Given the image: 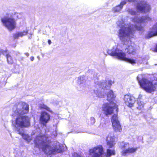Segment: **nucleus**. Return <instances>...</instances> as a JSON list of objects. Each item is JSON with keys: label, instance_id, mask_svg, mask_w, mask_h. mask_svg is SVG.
Instances as JSON below:
<instances>
[{"label": "nucleus", "instance_id": "obj_16", "mask_svg": "<svg viewBox=\"0 0 157 157\" xmlns=\"http://www.w3.org/2000/svg\"><path fill=\"white\" fill-rule=\"evenodd\" d=\"M115 96L114 94L113 91L110 90L107 94V100L110 103H113V101L115 99Z\"/></svg>", "mask_w": 157, "mask_h": 157}, {"label": "nucleus", "instance_id": "obj_10", "mask_svg": "<svg viewBox=\"0 0 157 157\" xmlns=\"http://www.w3.org/2000/svg\"><path fill=\"white\" fill-rule=\"evenodd\" d=\"M129 146L128 143H125L121 145L120 148L122 150L121 152V155L123 156L126 155L127 154L133 153L135 152L137 150L138 147H128Z\"/></svg>", "mask_w": 157, "mask_h": 157}, {"label": "nucleus", "instance_id": "obj_21", "mask_svg": "<svg viewBox=\"0 0 157 157\" xmlns=\"http://www.w3.org/2000/svg\"><path fill=\"white\" fill-rule=\"evenodd\" d=\"M39 108L40 109H43L46 110L49 112H51L50 109L44 104H41L39 106Z\"/></svg>", "mask_w": 157, "mask_h": 157}, {"label": "nucleus", "instance_id": "obj_23", "mask_svg": "<svg viewBox=\"0 0 157 157\" xmlns=\"http://www.w3.org/2000/svg\"><path fill=\"white\" fill-rule=\"evenodd\" d=\"M28 32L27 30L24 31L23 32H18L19 36V37H22L23 36L27 35Z\"/></svg>", "mask_w": 157, "mask_h": 157}, {"label": "nucleus", "instance_id": "obj_26", "mask_svg": "<svg viewBox=\"0 0 157 157\" xmlns=\"http://www.w3.org/2000/svg\"><path fill=\"white\" fill-rule=\"evenodd\" d=\"M13 37L14 39L18 38L19 37L18 33L14 34L13 35Z\"/></svg>", "mask_w": 157, "mask_h": 157}, {"label": "nucleus", "instance_id": "obj_17", "mask_svg": "<svg viewBox=\"0 0 157 157\" xmlns=\"http://www.w3.org/2000/svg\"><path fill=\"white\" fill-rule=\"evenodd\" d=\"M152 21V18L148 16L141 17L138 20L139 22L140 23H147L150 22Z\"/></svg>", "mask_w": 157, "mask_h": 157}, {"label": "nucleus", "instance_id": "obj_3", "mask_svg": "<svg viewBox=\"0 0 157 157\" xmlns=\"http://www.w3.org/2000/svg\"><path fill=\"white\" fill-rule=\"evenodd\" d=\"M13 110V113L17 115L26 114L29 112V105L24 102L20 101L14 105Z\"/></svg>", "mask_w": 157, "mask_h": 157}, {"label": "nucleus", "instance_id": "obj_2", "mask_svg": "<svg viewBox=\"0 0 157 157\" xmlns=\"http://www.w3.org/2000/svg\"><path fill=\"white\" fill-rule=\"evenodd\" d=\"M137 79L140 87L146 92L151 93L155 91L157 86V82L153 83L152 81L149 80L145 78H142L141 79L138 76Z\"/></svg>", "mask_w": 157, "mask_h": 157}, {"label": "nucleus", "instance_id": "obj_12", "mask_svg": "<svg viewBox=\"0 0 157 157\" xmlns=\"http://www.w3.org/2000/svg\"><path fill=\"white\" fill-rule=\"evenodd\" d=\"M114 104L113 106H110L108 103H105L103 104L102 106V111H104V114L106 116L108 115H111L113 113L114 109L117 107V105L115 103L113 102L111 103Z\"/></svg>", "mask_w": 157, "mask_h": 157}, {"label": "nucleus", "instance_id": "obj_13", "mask_svg": "<svg viewBox=\"0 0 157 157\" xmlns=\"http://www.w3.org/2000/svg\"><path fill=\"white\" fill-rule=\"evenodd\" d=\"M124 99L125 104L128 106L130 107L133 106L135 98L132 95L130 94H125L124 96Z\"/></svg>", "mask_w": 157, "mask_h": 157}, {"label": "nucleus", "instance_id": "obj_25", "mask_svg": "<svg viewBox=\"0 0 157 157\" xmlns=\"http://www.w3.org/2000/svg\"><path fill=\"white\" fill-rule=\"evenodd\" d=\"M126 4V2L125 1H122L120 3V4L119 6H120L121 7V8H122V7L123 5H125Z\"/></svg>", "mask_w": 157, "mask_h": 157}, {"label": "nucleus", "instance_id": "obj_24", "mask_svg": "<svg viewBox=\"0 0 157 157\" xmlns=\"http://www.w3.org/2000/svg\"><path fill=\"white\" fill-rule=\"evenodd\" d=\"M137 104L138 105L137 107L138 109H140L144 107V105L142 104L140 101L138 102Z\"/></svg>", "mask_w": 157, "mask_h": 157}, {"label": "nucleus", "instance_id": "obj_19", "mask_svg": "<svg viewBox=\"0 0 157 157\" xmlns=\"http://www.w3.org/2000/svg\"><path fill=\"white\" fill-rule=\"evenodd\" d=\"M7 63L9 64H12L14 63V59L12 57L9 53L5 56Z\"/></svg>", "mask_w": 157, "mask_h": 157}, {"label": "nucleus", "instance_id": "obj_5", "mask_svg": "<svg viewBox=\"0 0 157 157\" xmlns=\"http://www.w3.org/2000/svg\"><path fill=\"white\" fill-rule=\"evenodd\" d=\"M16 127L27 128L30 125V118L27 116L20 115L15 119Z\"/></svg>", "mask_w": 157, "mask_h": 157}, {"label": "nucleus", "instance_id": "obj_15", "mask_svg": "<svg viewBox=\"0 0 157 157\" xmlns=\"http://www.w3.org/2000/svg\"><path fill=\"white\" fill-rule=\"evenodd\" d=\"M115 137L114 136H108L106 138V144L107 147L112 148L116 144L115 140Z\"/></svg>", "mask_w": 157, "mask_h": 157}, {"label": "nucleus", "instance_id": "obj_31", "mask_svg": "<svg viewBox=\"0 0 157 157\" xmlns=\"http://www.w3.org/2000/svg\"><path fill=\"white\" fill-rule=\"evenodd\" d=\"M25 54L27 56H28L29 55V54L28 53H25Z\"/></svg>", "mask_w": 157, "mask_h": 157}, {"label": "nucleus", "instance_id": "obj_28", "mask_svg": "<svg viewBox=\"0 0 157 157\" xmlns=\"http://www.w3.org/2000/svg\"><path fill=\"white\" fill-rule=\"evenodd\" d=\"M127 2H136L137 0H126Z\"/></svg>", "mask_w": 157, "mask_h": 157}, {"label": "nucleus", "instance_id": "obj_11", "mask_svg": "<svg viewBox=\"0 0 157 157\" xmlns=\"http://www.w3.org/2000/svg\"><path fill=\"white\" fill-rule=\"evenodd\" d=\"M136 8L139 11L144 13L149 12L151 10L150 6L144 1H141L138 2Z\"/></svg>", "mask_w": 157, "mask_h": 157}, {"label": "nucleus", "instance_id": "obj_27", "mask_svg": "<svg viewBox=\"0 0 157 157\" xmlns=\"http://www.w3.org/2000/svg\"><path fill=\"white\" fill-rule=\"evenodd\" d=\"M17 131L18 132V134L21 135V136H24V133L23 132H21L20 130L19 129H18L17 130Z\"/></svg>", "mask_w": 157, "mask_h": 157}, {"label": "nucleus", "instance_id": "obj_14", "mask_svg": "<svg viewBox=\"0 0 157 157\" xmlns=\"http://www.w3.org/2000/svg\"><path fill=\"white\" fill-rule=\"evenodd\" d=\"M50 118V115L45 111H42L40 114V121L43 125H45Z\"/></svg>", "mask_w": 157, "mask_h": 157}, {"label": "nucleus", "instance_id": "obj_8", "mask_svg": "<svg viewBox=\"0 0 157 157\" xmlns=\"http://www.w3.org/2000/svg\"><path fill=\"white\" fill-rule=\"evenodd\" d=\"M104 153V149L101 145L95 146L89 150V157H101Z\"/></svg>", "mask_w": 157, "mask_h": 157}, {"label": "nucleus", "instance_id": "obj_4", "mask_svg": "<svg viewBox=\"0 0 157 157\" xmlns=\"http://www.w3.org/2000/svg\"><path fill=\"white\" fill-rule=\"evenodd\" d=\"M109 55L111 56H115L118 59L125 61L131 64L136 63L135 59H131L126 57L125 53L122 50L119 49H116L112 51L110 53H108Z\"/></svg>", "mask_w": 157, "mask_h": 157}, {"label": "nucleus", "instance_id": "obj_32", "mask_svg": "<svg viewBox=\"0 0 157 157\" xmlns=\"http://www.w3.org/2000/svg\"><path fill=\"white\" fill-rule=\"evenodd\" d=\"M135 11H133L132 12V14H135Z\"/></svg>", "mask_w": 157, "mask_h": 157}, {"label": "nucleus", "instance_id": "obj_9", "mask_svg": "<svg viewBox=\"0 0 157 157\" xmlns=\"http://www.w3.org/2000/svg\"><path fill=\"white\" fill-rule=\"evenodd\" d=\"M112 126L115 132H121L122 131V126L119 121L117 114H114L111 117Z\"/></svg>", "mask_w": 157, "mask_h": 157}, {"label": "nucleus", "instance_id": "obj_1", "mask_svg": "<svg viewBox=\"0 0 157 157\" xmlns=\"http://www.w3.org/2000/svg\"><path fill=\"white\" fill-rule=\"evenodd\" d=\"M34 142L35 147L40 148L41 146L43 151L46 154L50 155L63 152L56 146L52 147L51 145V141L49 139L48 136L44 134L36 136Z\"/></svg>", "mask_w": 157, "mask_h": 157}, {"label": "nucleus", "instance_id": "obj_30", "mask_svg": "<svg viewBox=\"0 0 157 157\" xmlns=\"http://www.w3.org/2000/svg\"><path fill=\"white\" fill-rule=\"evenodd\" d=\"M48 43L49 44H51V40H48Z\"/></svg>", "mask_w": 157, "mask_h": 157}, {"label": "nucleus", "instance_id": "obj_29", "mask_svg": "<svg viewBox=\"0 0 157 157\" xmlns=\"http://www.w3.org/2000/svg\"><path fill=\"white\" fill-rule=\"evenodd\" d=\"M153 51L155 52H157V44L156 45V46L153 50Z\"/></svg>", "mask_w": 157, "mask_h": 157}, {"label": "nucleus", "instance_id": "obj_33", "mask_svg": "<svg viewBox=\"0 0 157 157\" xmlns=\"http://www.w3.org/2000/svg\"><path fill=\"white\" fill-rule=\"evenodd\" d=\"M31 59L32 61H33L34 59L33 57H32L31 58Z\"/></svg>", "mask_w": 157, "mask_h": 157}, {"label": "nucleus", "instance_id": "obj_18", "mask_svg": "<svg viewBox=\"0 0 157 157\" xmlns=\"http://www.w3.org/2000/svg\"><path fill=\"white\" fill-rule=\"evenodd\" d=\"M116 152L114 149H106V152L105 154V157H110L112 155H115Z\"/></svg>", "mask_w": 157, "mask_h": 157}, {"label": "nucleus", "instance_id": "obj_6", "mask_svg": "<svg viewBox=\"0 0 157 157\" xmlns=\"http://www.w3.org/2000/svg\"><path fill=\"white\" fill-rule=\"evenodd\" d=\"M142 28L141 26L138 27L136 25H132L127 28V33L126 34L125 31L122 29H120L118 34L120 40H122L124 37L128 36L130 34H133L136 30H141Z\"/></svg>", "mask_w": 157, "mask_h": 157}, {"label": "nucleus", "instance_id": "obj_20", "mask_svg": "<svg viewBox=\"0 0 157 157\" xmlns=\"http://www.w3.org/2000/svg\"><path fill=\"white\" fill-rule=\"evenodd\" d=\"M127 49V52L128 54H132L135 51L134 47L132 45L128 46Z\"/></svg>", "mask_w": 157, "mask_h": 157}, {"label": "nucleus", "instance_id": "obj_7", "mask_svg": "<svg viewBox=\"0 0 157 157\" xmlns=\"http://www.w3.org/2000/svg\"><path fill=\"white\" fill-rule=\"evenodd\" d=\"M1 21L4 26L10 31H12L16 27V21L12 17H5L1 19Z\"/></svg>", "mask_w": 157, "mask_h": 157}, {"label": "nucleus", "instance_id": "obj_22", "mask_svg": "<svg viewBox=\"0 0 157 157\" xmlns=\"http://www.w3.org/2000/svg\"><path fill=\"white\" fill-rule=\"evenodd\" d=\"M122 8L119 5L114 7L113 9V10L114 12H117L120 11Z\"/></svg>", "mask_w": 157, "mask_h": 157}]
</instances>
